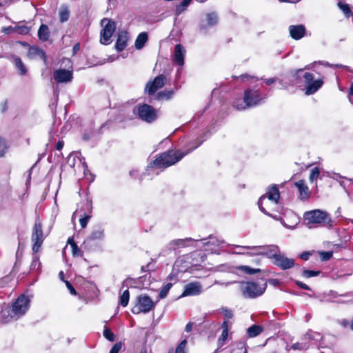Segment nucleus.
Returning a JSON list of instances; mask_svg holds the SVG:
<instances>
[{
	"label": "nucleus",
	"mask_w": 353,
	"mask_h": 353,
	"mask_svg": "<svg viewBox=\"0 0 353 353\" xmlns=\"http://www.w3.org/2000/svg\"><path fill=\"white\" fill-rule=\"evenodd\" d=\"M254 252L253 254L265 255L272 260V263L283 270L293 268L295 265L294 260L288 258L284 254L279 252V247L273 245H261L257 247H245Z\"/></svg>",
	"instance_id": "f257e3e1"
},
{
	"label": "nucleus",
	"mask_w": 353,
	"mask_h": 353,
	"mask_svg": "<svg viewBox=\"0 0 353 353\" xmlns=\"http://www.w3.org/2000/svg\"><path fill=\"white\" fill-rule=\"evenodd\" d=\"M201 142L192 146L190 149L185 151L182 150H168L165 152L162 153L158 157L156 158L148 166V168H163L165 169L169 166H171L178 161H179L184 156L190 153L194 149L198 148L201 145Z\"/></svg>",
	"instance_id": "f03ea898"
},
{
	"label": "nucleus",
	"mask_w": 353,
	"mask_h": 353,
	"mask_svg": "<svg viewBox=\"0 0 353 353\" xmlns=\"http://www.w3.org/2000/svg\"><path fill=\"white\" fill-rule=\"evenodd\" d=\"M30 299L25 294L20 295L12 305L11 308H6L1 310V316L5 322L11 319H17L24 315L29 310Z\"/></svg>",
	"instance_id": "7ed1b4c3"
},
{
	"label": "nucleus",
	"mask_w": 353,
	"mask_h": 353,
	"mask_svg": "<svg viewBox=\"0 0 353 353\" xmlns=\"http://www.w3.org/2000/svg\"><path fill=\"white\" fill-rule=\"evenodd\" d=\"M265 98L259 89L249 88L244 91L243 99L233 102V107L238 110H243L257 105Z\"/></svg>",
	"instance_id": "20e7f679"
},
{
	"label": "nucleus",
	"mask_w": 353,
	"mask_h": 353,
	"mask_svg": "<svg viewBox=\"0 0 353 353\" xmlns=\"http://www.w3.org/2000/svg\"><path fill=\"white\" fill-rule=\"evenodd\" d=\"M280 198V193L276 185L268 188L265 194L261 196L258 201L260 210L264 214L270 216L268 210H273L276 206Z\"/></svg>",
	"instance_id": "39448f33"
},
{
	"label": "nucleus",
	"mask_w": 353,
	"mask_h": 353,
	"mask_svg": "<svg viewBox=\"0 0 353 353\" xmlns=\"http://www.w3.org/2000/svg\"><path fill=\"white\" fill-rule=\"evenodd\" d=\"M266 284L259 285L255 282H242L240 290L245 299H255L261 296L265 291Z\"/></svg>",
	"instance_id": "423d86ee"
},
{
	"label": "nucleus",
	"mask_w": 353,
	"mask_h": 353,
	"mask_svg": "<svg viewBox=\"0 0 353 353\" xmlns=\"http://www.w3.org/2000/svg\"><path fill=\"white\" fill-rule=\"evenodd\" d=\"M156 303L146 294H140L136 299V303L132 308V312L134 314L140 313H148L153 310Z\"/></svg>",
	"instance_id": "0eeeda50"
},
{
	"label": "nucleus",
	"mask_w": 353,
	"mask_h": 353,
	"mask_svg": "<svg viewBox=\"0 0 353 353\" xmlns=\"http://www.w3.org/2000/svg\"><path fill=\"white\" fill-rule=\"evenodd\" d=\"M304 219L307 224L318 223L323 225H331V218L325 212L320 210H314L306 212L304 214Z\"/></svg>",
	"instance_id": "6e6552de"
},
{
	"label": "nucleus",
	"mask_w": 353,
	"mask_h": 353,
	"mask_svg": "<svg viewBox=\"0 0 353 353\" xmlns=\"http://www.w3.org/2000/svg\"><path fill=\"white\" fill-rule=\"evenodd\" d=\"M305 83V94L311 95L316 92L323 85V78L314 79V74L310 72H305L303 74Z\"/></svg>",
	"instance_id": "1a4fd4ad"
},
{
	"label": "nucleus",
	"mask_w": 353,
	"mask_h": 353,
	"mask_svg": "<svg viewBox=\"0 0 353 353\" xmlns=\"http://www.w3.org/2000/svg\"><path fill=\"white\" fill-rule=\"evenodd\" d=\"M101 25L103 29L100 33V42L103 45H108L113 33L115 32L116 24L113 21L104 18L101 21Z\"/></svg>",
	"instance_id": "9d476101"
},
{
	"label": "nucleus",
	"mask_w": 353,
	"mask_h": 353,
	"mask_svg": "<svg viewBox=\"0 0 353 353\" xmlns=\"http://www.w3.org/2000/svg\"><path fill=\"white\" fill-rule=\"evenodd\" d=\"M134 112H137L139 117L148 123H151L157 118L156 110L148 104L138 105L134 108Z\"/></svg>",
	"instance_id": "9b49d317"
},
{
	"label": "nucleus",
	"mask_w": 353,
	"mask_h": 353,
	"mask_svg": "<svg viewBox=\"0 0 353 353\" xmlns=\"http://www.w3.org/2000/svg\"><path fill=\"white\" fill-rule=\"evenodd\" d=\"M31 240L33 242L32 251L34 253H37L39 251L44 240L42 225L39 220L36 221L34 225Z\"/></svg>",
	"instance_id": "f8f14e48"
},
{
	"label": "nucleus",
	"mask_w": 353,
	"mask_h": 353,
	"mask_svg": "<svg viewBox=\"0 0 353 353\" xmlns=\"http://www.w3.org/2000/svg\"><path fill=\"white\" fill-rule=\"evenodd\" d=\"M53 78L57 83H67L72 81L73 73L72 69H58L53 72Z\"/></svg>",
	"instance_id": "ddd939ff"
},
{
	"label": "nucleus",
	"mask_w": 353,
	"mask_h": 353,
	"mask_svg": "<svg viewBox=\"0 0 353 353\" xmlns=\"http://www.w3.org/2000/svg\"><path fill=\"white\" fill-rule=\"evenodd\" d=\"M166 83V77L163 74L158 75L152 81L148 82L145 86V90L151 95L161 88Z\"/></svg>",
	"instance_id": "4468645a"
},
{
	"label": "nucleus",
	"mask_w": 353,
	"mask_h": 353,
	"mask_svg": "<svg viewBox=\"0 0 353 353\" xmlns=\"http://www.w3.org/2000/svg\"><path fill=\"white\" fill-rule=\"evenodd\" d=\"M202 292V286L199 282H192L185 285L181 296H196Z\"/></svg>",
	"instance_id": "2eb2a0df"
},
{
	"label": "nucleus",
	"mask_w": 353,
	"mask_h": 353,
	"mask_svg": "<svg viewBox=\"0 0 353 353\" xmlns=\"http://www.w3.org/2000/svg\"><path fill=\"white\" fill-rule=\"evenodd\" d=\"M203 246L207 247L206 250L211 251V252H216L214 248L219 247L221 245L225 243L222 239H218L214 236H209L208 239H203Z\"/></svg>",
	"instance_id": "dca6fc26"
},
{
	"label": "nucleus",
	"mask_w": 353,
	"mask_h": 353,
	"mask_svg": "<svg viewBox=\"0 0 353 353\" xmlns=\"http://www.w3.org/2000/svg\"><path fill=\"white\" fill-rule=\"evenodd\" d=\"M200 240L193 239L192 238L175 239L170 242L169 248L170 250H176L179 248H185L194 243L199 242Z\"/></svg>",
	"instance_id": "f3484780"
},
{
	"label": "nucleus",
	"mask_w": 353,
	"mask_h": 353,
	"mask_svg": "<svg viewBox=\"0 0 353 353\" xmlns=\"http://www.w3.org/2000/svg\"><path fill=\"white\" fill-rule=\"evenodd\" d=\"M185 55V50L183 46L181 44H176L174 47L173 61L179 66H183L184 64Z\"/></svg>",
	"instance_id": "a211bd4d"
},
{
	"label": "nucleus",
	"mask_w": 353,
	"mask_h": 353,
	"mask_svg": "<svg viewBox=\"0 0 353 353\" xmlns=\"http://www.w3.org/2000/svg\"><path fill=\"white\" fill-rule=\"evenodd\" d=\"M104 231H105L104 228L102 226H100V225L95 226L92 229L89 236L84 241V243H88L92 241L103 240L105 236Z\"/></svg>",
	"instance_id": "6ab92c4d"
},
{
	"label": "nucleus",
	"mask_w": 353,
	"mask_h": 353,
	"mask_svg": "<svg viewBox=\"0 0 353 353\" xmlns=\"http://www.w3.org/2000/svg\"><path fill=\"white\" fill-rule=\"evenodd\" d=\"M129 40V34L126 31H121L118 34V38L115 43V48L118 52L123 50Z\"/></svg>",
	"instance_id": "aec40b11"
},
{
	"label": "nucleus",
	"mask_w": 353,
	"mask_h": 353,
	"mask_svg": "<svg viewBox=\"0 0 353 353\" xmlns=\"http://www.w3.org/2000/svg\"><path fill=\"white\" fill-rule=\"evenodd\" d=\"M289 32L292 39L299 40L304 37L305 28L303 25L290 26L289 27Z\"/></svg>",
	"instance_id": "412c9836"
},
{
	"label": "nucleus",
	"mask_w": 353,
	"mask_h": 353,
	"mask_svg": "<svg viewBox=\"0 0 353 353\" xmlns=\"http://www.w3.org/2000/svg\"><path fill=\"white\" fill-rule=\"evenodd\" d=\"M299 192V197L301 200H307L310 196V192L303 180H299L294 183Z\"/></svg>",
	"instance_id": "4be33fe9"
},
{
	"label": "nucleus",
	"mask_w": 353,
	"mask_h": 353,
	"mask_svg": "<svg viewBox=\"0 0 353 353\" xmlns=\"http://www.w3.org/2000/svg\"><path fill=\"white\" fill-rule=\"evenodd\" d=\"M27 56L30 59L37 58H41L42 59H46L45 52L37 46L30 47L27 52Z\"/></svg>",
	"instance_id": "5701e85b"
},
{
	"label": "nucleus",
	"mask_w": 353,
	"mask_h": 353,
	"mask_svg": "<svg viewBox=\"0 0 353 353\" xmlns=\"http://www.w3.org/2000/svg\"><path fill=\"white\" fill-rule=\"evenodd\" d=\"M207 25L201 24V28L205 29L207 26L212 27L218 23V16L216 12H210L206 14Z\"/></svg>",
	"instance_id": "b1692460"
},
{
	"label": "nucleus",
	"mask_w": 353,
	"mask_h": 353,
	"mask_svg": "<svg viewBox=\"0 0 353 353\" xmlns=\"http://www.w3.org/2000/svg\"><path fill=\"white\" fill-rule=\"evenodd\" d=\"M303 71V69H299L295 71L294 72H292L290 74V77L293 79L290 82L288 83L286 81L287 77H284L282 79L280 80L279 83L281 85H282L283 87H287L288 85H292L294 84H296L298 82L296 81L299 73Z\"/></svg>",
	"instance_id": "393cba45"
},
{
	"label": "nucleus",
	"mask_w": 353,
	"mask_h": 353,
	"mask_svg": "<svg viewBox=\"0 0 353 353\" xmlns=\"http://www.w3.org/2000/svg\"><path fill=\"white\" fill-rule=\"evenodd\" d=\"M50 37V31L47 25L42 24L38 30V37L43 41L48 40Z\"/></svg>",
	"instance_id": "a878e982"
},
{
	"label": "nucleus",
	"mask_w": 353,
	"mask_h": 353,
	"mask_svg": "<svg viewBox=\"0 0 353 353\" xmlns=\"http://www.w3.org/2000/svg\"><path fill=\"white\" fill-rule=\"evenodd\" d=\"M59 20L61 23L65 22L69 19L70 10L67 6H61L59 10Z\"/></svg>",
	"instance_id": "bb28decb"
},
{
	"label": "nucleus",
	"mask_w": 353,
	"mask_h": 353,
	"mask_svg": "<svg viewBox=\"0 0 353 353\" xmlns=\"http://www.w3.org/2000/svg\"><path fill=\"white\" fill-rule=\"evenodd\" d=\"M148 41V34L146 32L140 33L135 41V48L138 50L141 49Z\"/></svg>",
	"instance_id": "cd10ccee"
},
{
	"label": "nucleus",
	"mask_w": 353,
	"mask_h": 353,
	"mask_svg": "<svg viewBox=\"0 0 353 353\" xmlns=\"http://www.w3.org/2000/svg\"><path fill=\"white\" fill-rule=\"evenodd\" d=\"M263 331V328L260 325H253L248 327L247 330V334L250 337H255L261 334Z\"/></svg>",
	"instance_id": "c85d7f7f"
},
{
	"label": "nucleus",
	"mask_w": 353,
	"mask_h": 353,
	"mask_svg": "<svg viewBox=\"0 0 353 353\" xmlns=\"http://www.w3.org/2000/svg\"><path fill=\"white\" fill-rule=\"evenodd\" d=\"M192 0H183L179 5L176 6L175 14L179 16L185 10Z\"/></svg>",
	"instance_id": "c756f323"
},
{
	"label": "nucleus",
	"mask_w": 353,
	"mask_h": 353,
	"mask_svg": "<svg viewBox=\"0 0 353 353\" xmlns=\"http://www.w3.org/2000/svg\"><path fill=\"white\" fill-rule=\"evenodd\" d=\"M237 270L243 271L245 274L252 275L256 273L261 272V269L259 268H252L248 265H240L236 267Z\"/></svg>",
	"instance_id": "7c9ffc66"
},
{
	"label": "nucleus",
	"mask_w": 353,
	"mask_h": 353,
	"mask_svg": "<svg viewBox=\"0 0 353 353\" xmlns=\"http://www.w3.org/2000/svg\"><path fill=\"white\" fill-rule=\"evenodd\" d=\"M14 63L15 64L16 68L19 70L20 74L21 75H24L26 74V72H27L26 68L19 57H14Z\"/></svg>",
	"instance_id": "2f4dec72"
},
{
	"label": "nucleus",
	"mask_w": 353,
	"mask_h": 353,
	"mask_svg": "<svg viewBox=\"0 0 353 353\" xmlns=\"http://www.w3.org/2000/svg\"><path fill=\"white\" fill-rule=\"evenodd\" d=\"M68 243L70 245L72 249V253L74 256H78L81 255V250L77 246V243L74 241L72 238H69L68 240Z\"/></svg>",
	"instance_id": "473e14b6"
},
{
	"label": "nucleus",
	"mask_w": 353,
	"mask_h": 353,
	"mask_svg": "<svg viewBox=\"0 0 353 353\" xmlns=\"http://www.w3.org/2000/svg\"><path fill=\"white\" fill-rule=\"evenodd\" d=\"M130 299V292L129 290L127 289L124 290V292L122 293V294L120 296L119 298V303L123 307H126L128 304Z\"/></svg>",
	"instance_id": "72a5a7b5"
},
{
	"label": "nucleus",
	"mask_w": 353,
	"mask_h": 353,
	"mask_svg": "<svg viewBox=\"0 0 353 353\" xmlns=\"http://www.w3.org/2000/svg\"><path fill=\"white\" fill-rule=\"evenodd\" d=\"M305 337H307L308 339L314 340V341H319V340L322 341L323 339V337L321 335L320 333L313 332L312 330H309L307 332Z\"/></svg>",
	"instance_id": "f704fd0d"
},
{
	"label": "nucleus",
	"mask_w": 353,
	"mask_h": 353,
	"mask_svg": "<svg viewBox=\"0 0 353 353\" xmlns=\"http://www.w3.org/2000/svg\"><path fill=\"white\" fill-rule=\"evenodd\" d=\"M221 313L224 316V317L227 319H230L233 318L234 314L232 310L226 307H222L219 309Z\"/></svg>",
	"instance_id": "c9c22d12"
},
{
	"label": "nucleus",
	"mask_w": 353,
	"mask_h": 353,
	"mask_svg": "<svg viewBox=\"0 0 353 353\" xmlns=\"http://www.w3.org/2000/svg\"><path fill=\"white\" fill-rule=\"evenodd\" d=\"M174 94L173 90L163 91L158 93V98L161 99H170Z\"/></svg>",
	"instance_id": "e433bc0d"
},
{
	"label": "nucleus",
	"mask_w": 353,
	"mask_h": 353,
	"mask_svg": "<svg viewBox=\"0 0 353 353\" xmlns=\"http://www.w3.org/2000/svg\"><path fill=\"white\" fill-rule=\"evenodd\" d=\"M172 285V283H168L162 288L159 294L160 299H164L167 296Z\"/></svg>",
	"instance_id": "4c0bfd02"
},
{
	"label": "nucleus",
	"mask_w": 353,
	"mask_h": 353,
	"mask_svg": "<svg viewBox=\"0 0 353 353\" xmlns=\"http://www.w3.org/2000/svg\"><path fill=\"white\" fill-rule=\"evenodd\" d=\"M230 246L236 247V248H240L241 250H248V248H245V246H241V245H231ZM248 250H250V251L245 252V251L240 250V251L236 252L234 253L238 254L256 255V254H253V252H254V250H252L251 249H248Z\"/></svg>",
	"instance_id": "58836bf2"
},
{
	"label": "nucleus",
	"mask_w": 353,
	"mask_h": 353,
	"mask_svg": "<svg viewBox=\"0 0 353 353\" xmlns=\"http://www.w3.org/2000/svg\"><path fill=\"white\" fill-rule=\"evenodd\" d=\"M30 29L25 25L15 26V32L20 34L26 35L29 33Z\"/></svg>",
	"instance_id": "ea45409f"
},
{
	"label": "nucleus",
	"mask_w": 353,
	"mask_h": 353,
	"mask_svg": "<svg viewBox=\"0 0 353 353\" xmlns=\"http://www.w3.org/2000/svg\"><path fill=\"white\" fill-rule=\"evenodd\" d=\"M79 222L82 228H85L87 226V224L91 217L90 214H86L85 213L80 215Z\"/></svg>",
	"instance_id": "a19ab883"
},
{
	"label": "nucleus",
	"mask_w": 353,
	"mask_h": 353,
	"mask_svg": "<svg viewBox=\"0 0 353 353\" xmlns=\"http://www.w3.org/2000/svg\"><path fill=\"white\" fill-rule=\"evenodd\" d=\"M104 337L110 341H114L115 339V335L111 332L108 327H105L103 330Z\"/></svg>",
	"instance_id": "79ce46f5"
},
{
	"label": "nucleus",
	"mask_w": 353,
	"mask_h": 353,
	"mask_svg": "<svg viewBox=\"0 0 353 353\" xmlns=\"http://www.w3.org/2000/svg\"><path fill=\"white\" fill-rule=\"evenodd\" d=\"M319 169L317 167L314 168L313 169H312L310 174V181L312 182L314 180L317 179V178L319 176Z\"/></svg>",
	"instance_id": "37998d69"
},
{
	"label": "nucleus",
	"mask_w": 353,
	"mask_h": 353,
	"mask_svg": "<svg viewBox=\"0 0 353 353\" xmlns=\"http://www.w3.org/2000/svg\"><path fill=\"white\" fill-rule=\"evenodd\" d=\"M319 274H320V271H314V270H304L303 271L302 275L304 277L310 278V277H313V276H316Z\"/></svg>",
	"instance_id": "c03bdc74"
},
{
	"label": "nucleus",
	"mask_w": 353,
	"mask_h": 353,
	"mask_svg": "<svg viewBox=\"0 0 353 353\" xmlns=\"http://www.w3.org/2000/svg\"><path fill=\"white\" fill-rule=\"evenodd\" d=\"M237 79H241L242 81L245 82V81H251L252 82L253 81H258L259 79L254 77V76H250L249 74H242L238 77H236Z\"/></svg>",
	"instance_id": "a18cd8bd"
},
{
	"label": "nucleus",
	"mask_w": 353,
	"mask_h": 353,
	"mask_svg": "<svg viewBox=\"0 0 353 353\" xmlns=\"http://www.w3.org/2000/svg\"><path fill=\"white\" fill-rule=\"evenodd\" d=\"M292 349L296 350H303L308 348V345L305 343H296L292 345Z\"/></svg>",
	"instance_id": "49530a36"
},
{
	"label": "nucleus",
	"mask_w": 353,
	"mask_h": 353,
	"mask_svg": "<svg viewBox=\"0 0 353 353\" xmlns=\"http://www.w3.org/2000/svg\"><path fill=\"white\" fill-rule=\"evenodd\" d=\"M228 331L229 330H222L221 334L218 341L219 345L222 346L225 343L228 336Z\"/></svg>",
	"instance_id": "de8ad7c7"
},
{
	"label": "nucleus",
	"mask_w": 353,
	"mask_h": 353,
	"mask_svg": "<svg viewBox=\"0 0 353 353\" xmlns=\"http://www.w3.org/2000/svg\"><path fill=\"white\" fill-rule=\"evenodd\" d=\"M187 345L186 340H183L176 347L175 353H186L185 347Z\"/></svg>",
	"instance_id": "09e8293b"
},
{
	"label": "nucleus",
	"mask_w": 353,
	"mask_h": 353,
	"mask_svg": "<svg viewBox=\"0 0 353 353\" xmlns=\"http://www.w3.org/2000/svg\"><path fill=\"white\" fill-rule=\"evenodd\" d=\"M338 5H339V8H341V10L344 12V14L345 15H347V17H349L350 15L351 10L347 4L339 2L338 3Z\"/></svg>",
	"instance_id": "8fccbe9b"
},
{
	"label": "nucleus",
	"mask_w": 353,
	"mask_h": 353,
	"mask_svg": "<svg viewBox=\"0 0 353 353\" xmlns=\"http://www.w3.org/2000/svg\"><path fill=\"white\" fill-rule=\"evenodd\" d=\"M38 265L37 268H39L41 265V263L39 261V257L36 253L34 254L32 256V261L30 265L31 269H35L37 268V265Z\"/></svg>",
	"instance_id": "3c124183"
},
{
	"label": "nucleus",
	"mask_w": 353,
	"mask_h": 353,
	"mask_svg": "<svg viewBox=\"0 0 353 353\" xmlns=\"http://www.w3.org/2000/svg\"><path fill=\"white\" fill-rule=\"evenodd\" d=\"M319 254L322 261H327L332 256L333 252L332 251L321 252Z\"/></svg>",
	"instance_id": "603ef678"
},
{
	"label": "nucleus",
	"mask_w": 353,
	"mask_h": 353,
	"mask_svg": "<svg viewBox=\"0 0 353 353\" xmlns=\"http://www.w3.org/2000/svg\"><path fill=\"white\" fill-rule=\"evenodd\" d=\"M122 347V343L121 342L115 343L111 348L110 353H118Z\"/></svg>",
	"instance_id": "864d4df0"
},
{
	"label": "nucleus",
	"mask_w": 353,
	"mask_h": 353,
	"mask_svg": "<svg viewBox=\"0 0 353 353\" xmlns=\"http://www.w3.org/2000/svg\"><path fill=\"white\" fill-rule=\"evenodd\" d=\"M7 146L3 141L0 139V157H3L6 154Z\"/></svg>",
	"instance_id": "5fc2aeb1"
},
{
	"label": "nucleus",
	"mask_w": 353,
	"mask_h": 353,
	"mask_svg": "<svg viewBox=\"0 0 353 353\" xmlns=\"http://www.w3.org/2000/svg\"><path fill=\"white\" fill-rule=\"evenodd\" d=\"M1 31L4 34H11V33L15 32V27H12V26L3 27L1 30Z\"/></svg>",
	"instance_id": "6e6d98bb"
},
{
	"label": "nucleus",
	"mask_w": 353,
	"mask_h": 353,
	"mask_svg": "<svg viewBox=\"0 0 353 353\" xmlns=\"http://www.w3.org/2000/svg\"><path fill=\"white\" fill-rule=\"evenodd\" d=\"M1 111L2 113H4L5 112L7 111L8 108V100L6 99L4 100L3 101H2L1 103Z\"/></svg>",
	"instance_id": "4d7b16f0"
},
{
	"label": "nucleus",
	"mask_w": 353,
	"mask_h": 353,
	"mask_svg": "<svg viewBox=\"0 0 353 353\" xmlns=\"http://www.w3.org/2000/svg\"><path fill=\"white\" fill-rule=\"evenodd\" d=\"M65 285H66L68 289L70 290V292L71 293V294L76 295V294H77L76 290L74 288V287L72 285V284L68 281H65Z\"/></svg>",
	"instance_id": "13d9d810"
},
{
	"label": "nucleus",
	"mask_w": 353,
	"mask_h": 353,
	"mask_svg": "<svg viewBox=\"0 0 353 353\" xmlns=\"http://www.w3.org/2000/svg\"><path fill=\"white\" fill-rule=\"evenodd\" d=\"M296 284L300 287L302 289H304V290H311V288L307 285L306 284L303 283V282L301 281H296Z\"/></svg>",
	"instance_id": "bf43d9fd"
},
{
	"label": "nucleus",
	"mask_w": 353,
	"mask_h": 353,
	"mask_svg": "<svg viewBox=\"0 0 353 353\" xmlns=\"http://www.w3.org/2000/svg\"><path fill=\"white\" fill-rule=\"evenodd\" d=\"M311 254L308 252H304L300 254V258L304 261L308 260Z\"/></svg>",
	"instance_id": "052dcab7"
},
{
	"label": "nucleus",
	"mask_w": 353,
	"mask_h": 353,
	"mask_svg": "<svg viewBox=\"0 0 353 353\" xmlns=\"http://www.w3.org/2000/svg\"><path fill=\"white\" fill-rule=\"evenodd\" d=\"M276 81H277L276 78H270V79H265L264 83L268 85H271L273 83H274Z\"/></svg>",
	"instance_id": "680f3d73"
},
{
	"label": "nucleus",
	"mask_w": 353,
	"mask_h": 353,
	"mask_svg": "<svg viewBox=\"0 0 353 353\" xmlns=\"http://www.w3.org/2000/svg\"><path fill=\"white\" fill-rule=\"evenodd\" d=\"M222 330H229V323L228 320L225 319L221 325Z\"/></svg>",
	"instance_id": "e2e57ef3"
},
{
	"label": "nucleus",
	"mask_w": 353,
	"mask_h": 353,
	"mask_svg": "<svg viewBox=\"0 0 353 353\" xmlns=\"http://www.w3.org/2000/svg\"><path fill=\"white\" fill-rule=\"evenodd\" d=\"M63 145H64V142H63V141H62V140H59V141L57 143L55 148H56V149H57V150H61L63 148Z\"/></svg>",
	"instance_id": "0e129e2a"
},
{
	"label": "nucleus",
	"mask_w": 353,
	"mask_h": 353,
	"mask_svg": "<svg viewBox=\"0 0 353 353\" xmlns=\"http://www.w3.org/2000/svg\"><path fill=\"white\" fill-rule=\"evenodd\" d=\"M353 95V82L351 84V86L350 88V95H349V101L353 103V98L352 96Z\"/></svg>",
	"instance_id": "69168bd1"
},
{
	"label": "nucleus",
	"mask_w": 353,
	"mask_h": 353,
	"mask_svg": "<svg viewBox=\"0 0 353 353\" xmlns=\"http://www.w3.org/2000/svg\"><path fill=\"white\" fill-rule=\"evenodd\" d=\"M216 270L217 271H226V270H228V267L226 265H221L219 267H217L216 268Z\"/></svg>",
	"instance_id": "338daca9"
},
{
	"label": "nucleus",
	"mask_w": 353,
	"mask_h": 353,
	"mask_svg": "<svg viewBox=\"0 0 353 353\" xmlns=\"http://www.w3.org/2000/svg\"><path fill=\"white\" fill-rule=\"evenodd\" d=\"M192 323H188L185 326V331L187 332H190L192 330Z\"/></svg>",
	"instance_id": "774afa93"
}]
</instances>
